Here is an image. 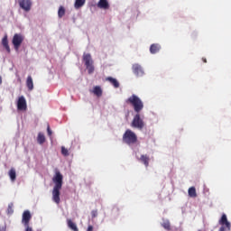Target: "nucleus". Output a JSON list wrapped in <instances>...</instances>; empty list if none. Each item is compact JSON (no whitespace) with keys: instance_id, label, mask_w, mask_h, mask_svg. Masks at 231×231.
<instances>
[{"instance_id":"obj_9","label":"nucleus","mask_w":231,"mask_h":231,"mask_svg":"<svg viewBox=\"0 0 231 231\" xmlns=\"http://www.w3.org/2000/svg\"><path fill=\"white\" fill-rule=\"evenodd\" d=\"M20 7L25 12H30L32 10V1L30 0H18Z\"/></svg>"},{"instance_id":"obj_6","label":"nucleus","mask_w":231,"mask_h":231,"mask_svg":"<svg viewBox=\"0 0 231 231\" xmlns=\"http://www.w3.org/2000/svg\"><path fill=\"white\" fill-rule=\"evenodd\" d=\"M23 41H24V37L21 34L15 33L13 37L12 43L14 47V50H19L21 48V44H23Z\"/></svg>"},{"instance_id":"obj_25","label":"nucleus","mask_w":231,"mask_h":231,"mask_svg":"<svg viewBox=\"0 0 231 231\" xmlns=\"http://www.w3.org/2000/svg\"><path fill=\"white\" fill-rule=\"evenodd\" d=\"M61 154H63V156H69V152L68 151V149H66V147L62 146Z\"/></svg>"},{"instance_id":"obj_31","label":"nucleus","mask_w":231,"mask_h":231,"mask_svg":"<svg viewBox=\"0 0 231 231\" xmlns=\"http://www.w3.org/2000/svg\"><path fill=\"white\" fill-rule=\"evenodd\" d=\"M202 60L205 64H207V58H202Z\"/></svg>"},{"instance_id":"obj_16","label":"nucleus","mask_w":231,"mask_h":231,"mask_svg":"<svg viewBox=\"0 0 231 231\" xmlns=\"http://www.w3.org/2000/svg\"><path fill=\"white\" fill-rule=\"evenodd\" d=\"M161 48H162V47L160 46V44H158V43H153V44H152L151 47H150V53H152V54L158 53V51H160Z\"/></svg>"},{"instance_id":"obj_21","label":"nucleus","mask_w":231,"mask_h":231,"mask_svg":"<svg viewBox=\"0 0 231 231\" xmlns=\"http://www.w3.org/2000/svg\"><path fill=\"white\" fill-rule=\"evenodd\" d=\"M37 142L40 143V145H42L44 142H46V136H44V134L39 133L37 137Z\"/></svg>"},{"instance_id":"obj_27","label":"nucleus","mask_w":231,"mask_h":231,"mask_svg":"<svg viewBox=\"0 0 231 231\" xmlns=\"http://www.w3.org/2000/svg\"><path fill=\"white\" fill-rule=\"evenodd\" d=\"M47 133H48V136H51L52 132H51V128H50V125L47 126Z\"/></svg>"},{"instance_id":"obj_23","label":"nucleus","mask_w":231,"mask_h":231,"mask_svg":"<svg viewBox=\"0 0 231 231\" xmlns=\"http://www.w3.org/2000/svg\"><path fill=\"white\" fill-rule=\"evenodd\" d=\"M63 15H66V8H64V6L60 5L58 10V17L60 19H62Z\"/></svg>"},{"instance_id":"obj_19","label":"nucleus","mask_w":231,"mask_h":231,"mask_svg":"<svg viewBox=\"0 0 231 231\" xmlns=\"http://www.w3.org/2000/svg\"><path fill=\"white\" fill-rule=\"evenodd\" d=\"M92 93H94L96 95V97H102V88H100V86H96L94 87L93 90H92Z\"/></svg>"},{"instance_id":"obj_3","label":"nucleus","mask_w":231,"mask_h":231,"mask_svg":"<svg viewBox=\"0 0 231 231\" xmlns=\"http://www.w3.org/2000/svg\"><path fill=\"white\" fill-rule=\"evenodd\" d=\"M123 142L126 145H134L138 142V136L134 132L130 129H127L123 134Z\"/></svg>"},{"instance_id":"obj_1","label":"nucleus","mask_w":231,"mask_h":231,"mask_svg":"<svg viewBox=\"0 0 231 231\" xmlns=\"http://www.w3.org/2000/svg\"><path fill=\"white\" fill-rule=\"evenodd\" d=\"M126 104L133 106L134 110L136 113L132 121L131 127L142 131V129L145 127V122H143V118L140 116V112L143 109V101H142L138 96L133 94L126 99Z\"/></svg>"},{"instance_id":"obj_14","label":"nucleus","mask_w":231,"mask_h":231,"mask_svg":"<svg viewBox=\"0 0 231 231\" xmlns=\"http://www.w3.org/2000/svg\"><path fill=\"white\" fill-rule=\"evenodd\" d=\"M8 176L11 180V181H15L17 180V172L15 171L14 168H11L10 171H8Z\"/></svg>"},{"instance_id":"obj_5","label":"nucleus","mask_w":231,"mask_h":231,"mask_svg":"<svg viewBox=\"0 0 231 231\" xmlns=\"http://www.w3.org/2000/svg\"><path fill=\"white\" fill-rule=\"evenodd\" d=\"M219 225L222 226L219 228V231H230V222H228V218H226V215L223 214L220 220Z\"/></svg>"},{"instance_id":"obj_11","label":"nucleus","mask_w":231,"mask_h":231,"mask_svg":"<svg viewBox=\"0 0 231 231\" xmlns=\"http://www.w3.org/2000/svg\"><path fill=\"white\" fill-rule=\"evenodd\" d=\"M97 8H101V10H109V2L107 0H99Z\"/></svg>"},{"instance_id":"obj_2","label":"nucleus","mask_w":231,"mask_h":231,"mask_svg":"<svg viewBox=\"0 0 231 231\" xmlns=\"http://www.w3.org/2000/svg\"><path fill=\"white\" fill-rule=\"evenodd\" d=\"M62 180L63 176L60 171H56L52 178V181L55 184L52 189V200L54 203H60V189H62Z\"/></svg>"},{"instance_id":"obj_22","label":"nucleus","mask_w":231,"mask_h":231,"mask_svg":"<svg viewBox=\"0 0 231 231\" xmlns=\"http://www.w3.org/2000/svg\"><path fill=\"white\" fill-rule=\"evenodd\" d=\"M83 5H86V0H76L74 6L77 10H79V8H82Z\"/></svg>"},{"instance_id":"obj_33","label":"nucleus","mask_w":231,"mask_h":231,"mask_svg":"<svg viewBox=\"0 0 231 231\" xmlns=\"http://www.w3.org/2000/svg\"><path fill=\"white\" fill-rule=\"evenodd\" d=\"M1 84H3V78H1V76H0V86H1Z\"/></svg>"},{"instance_id":"obj_18","label":"nucleus","mask_w":231,"mask_h":231,"mask_svg":"<svg viewBox=\"0 0 231 231\" xmlns=\"http://www.w3.org/2000/svg\"><path fill=\"white\" fill-rule=\"evenodd\" d=\"M67 225L69 228H70V230L79 231V227L77 226V224H75L72 219H67Z\"/></svg>"},{"instance_id":"obj_4","label":"nucleus","mask_w":231,"mask_h":231,"mask_svg":"<svg viewBox=\"0 0 231 231\" xmlns=\"http://www.w3.org/2000/svg\"><path fill=\"white\" fill-rule=\"evenodd\" d=\"M83 62H85V66H86V69H88V75L93 74L95 72V65H93V58H91V54L84 53Z\"/></svg>"},{"instance_id":"obj_15","label":"nucleus","mask_w":231,"mask_h":231,"mask_svg":"<svg viewBox=\"0 0 231 231\" xmlns=\"http://www.w3.org/2000/svg\"><path fill=\"white\" fill-rule=\"evenodd\" d=\"M139 161L142 162V163H143L145 167H149V162L151 161V159L148 157L147 154H143L141 155Z\"/></svg>"},{"instance_id":"obj_32","label":"nucleus","mask_w":231,"mask_h":231,"mask_svg":"<svg viewBox=\"0 0 231 231\" xmlns=\"http://www.w3.org/2000/svg\"><path fill=\"white\" fill-rule=\"evenodd\" d=\"M0 231H6V226L2 227Z\"/></svg>"},{"instance_id":"obj_29","label":"nucleus","mask_w":231,"mask_h":231,"mask_svg":"<svg viewBox=\"0 0 231 231\" xmlns=\"http://www.w3.org/2000/svg\"><path fill=\"white\" fill-rule=\"evenodd\" d=\"M87 231H93V226H88Z\"/></svg>"},{"instance_id":"obj_13","label":"nucleus","mask_w":231,"mask_h":231,"mask_svg":"<svg viewBox=\"0 0 231 231\" xmlns=\"http://www.w3.org/2000/svg\"><path fill=\"white\" fill-rule=\"evenodd\" d=\"M2 45L6 50L7 53H10V45H8V35H5L2 39Z\"/></svg>"},{"instance_id":"obj_7","label":"nucleus","mask_w":231,"mask_h":231,"mask_svg":"<svg viewBox=\"0 0 231 231\" xmlns=\"http://www.w3.org/2000/svg\"><path fill=\"white\" fill-rule=\"evenodd\" d=\"M30 219H32V214H30V211L28 210L24 211L23 213L22 223L24 225L25 228H31Z\"/></svg>"},{"instance_id":"obj_8","label":"nucleus","mask_w":231,"mask_h":231,"mask_svg":"<svg viewBox=\"0 0 231 231\" xmlns=\"http://www.w3.org/2000/svg\"><path fill=\"white\" fill-rule=\"evenodd\" d=\"M27 108L28 106H26V98H24V96L20 97L17 101L18 111H26Z\"/></svg>"},{"instance_id":"obj_28","label":"nucleus","mask_w":231,"mask_h":231,"mask_svg":"<svg viewBox=\"0 0 231 231\" xmlns=\"http://www.w3.org/2000/svg\"><path fill=\"white\" fill-rule=\"evenodd\" d=\"M7 210H8V213H9V214L14 213V208H13L12 206H10V205L8 206V209H7Z\"/></svg>"},{"instance_id":"obj_26","label":"nucleus","mask_w":231,"mask_h":231,"mask_svg":"<svg viewBox=\"0 0 231 231\" xmlns=\"http://www.w3.org/2000/svg\"><path fill=\"white\" fill-rule=\"evenodd\" d=\"M91 216L93 218L97 217L98 216V211L97 210H92L91 211Z\"/></svg>"},{"instance_id":"obj_17","label":"nucleus","mask_w":231,"mask_h":231,"mask_svg":"<svg viewBox=\"0 0 231 231\" xmlns=\"http://www.w3.org/2000/svg\"><path fill=\"white\" fill-rule=\"evenodd\" d=\"M26 86L29 91L33 90V79H32V76H28L26 79Z\"/></svg>"},{"instance_id":"obj_10","label":"nucleus","mask_w":231,"mask_h":231,"mask_svg":"<svg viewBox=\"0 0 231 231\" xmlns=\"http://www.w3.org/2000/svg\"><path fill=\"white\" fill-rule=\"evenodd\" d=\"M133 73L136 75V77H143V69L142 68V65L138 63H134L132 66Z\"/></svg>"},{"instance_id":"obj_12","label":"nucleus","mask_w":231,"mask_h":231,"mask_svg":"<svg viewBox=\"0 0 231 231\" xmlns=\"http://www.w3.org/2000/svg\"><path fill=\"white\" fill-rule=\"evenodd\" d=\"M106 80L107 82H110V84H112V86H114V88H120V83L118 82V80H116V79H115L113 77H107V78H106Z\"/></svg>"},{"instance_id":"obj_30","label":"nucleus","mask_w":231,"mask_h":231,"mask_svg":"<svg viewBox=\"0 0 231 231\" xmlns=\"http://www.w3.org/2000/svg\"><path fill=\"white\" fill-rule=\"evenodd\" d=\"M25 231H33V229L32 227H27L25 228Z\"/></svg>"},{"instance_id":"obj_24","label":"nucleus","mask_w":231,"mask_h":231,"mask_svg":"<svg viewBox=\"0 0 231 231\" xmlns=\"http://www.w3.org/2000/svg\"><path fill=\"white\" fill-rule=\"evenodd\" d=\"M162 226L165 229V230H171V222L169 220H164L162 224Z\"/></svg>"},{"instance_id":"obj_20","label":"nucleus","mask_w":231,"mask_h":231,"mask_svg":"<svg viewBox=\"0 0 231 231\" xmlns=\"http://www.w3.org/2000/svg\"><path fill=\"white\" fill-rule=\"evenodd\" d=\"M188 194H189V198H198V193L196 192L195 187H190L188 189Z\"/></svg>"}]
</instances>
